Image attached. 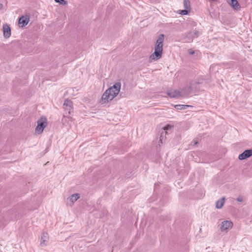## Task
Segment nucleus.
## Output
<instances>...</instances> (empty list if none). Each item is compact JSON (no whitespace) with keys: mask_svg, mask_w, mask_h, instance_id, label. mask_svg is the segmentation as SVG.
<instances>
[{"mask_svg":"<svg viewBox=\"0 0 252 252\" xmlns=\"http://www.w3.org/2000/svg\"><path fill=\"white\" fill-rule=\"evenodd\" d=\"M49 240L48 234L46 232H43L41 237L40 245L41 246H45L47 245Z\"/></svg>","mask_w":252,"mask_h":252,"instance_id":"9","label":"nucleus"},{"mask_svg":"<svg viewBox=\"0 0 252 252\" xmlns=\"http://www.w3.org/2000/svg\"><path fill=\"white\" fill-rule=\"evenodd\" d=\"M55 1L61 4H65L66 3V2L64 0H55Z\"/></svg>","mask_w":252,"mask_h":252,"instance_id":"19","label":"nucleus"},{"mask_svg":"<svg viewBox=\"0 0 252 252\" xmlns=\"http://www.w3.org/2000/svg\"><path fill=\"white\" fill-rule=\"evenodd\" d=\"M233 222L229 220H223L219 225L220 230L224 233H227L233 227Z\"/></svg>","mask_w":252,"mask_h":252,"instance_id":"5","label":"nucleus"},{"mask_svg":"<svg viewBox=\"0 0 252 252\" xmlns=\"http://www.w3.org/2000/svg\"><path fill=\"white\" fill-rule=\"evenodd\" d=\"M230 4L235 9L239 8V4L237 0H231Z\"/></svg>","mask_w":252,"mask_h":252,"instance_id":"14","label":"nucleus"},{"mask_svg":"<svg viewBox=\"0 0 252 252\" xmlns=\"http://www.w3.org/2000/svg\"><path fill=\"white\" fill-rule=\"evenodd\" d=\"M184 6L185 9L190 10V1L189 0H184Z\"/></svg>","mask_w":252,"mask_h":252,"instance_id":"15","label":"nucleus"},{"mask_svg":"<svg viewBox=\"0 0 252 252\" xmlns=\"http://www.w3.org/2000/svg\"><path fill=\"white\" fill-rule=\"evenodd\" d=\"M198 34V32L194 31V32H193V33H189V35L192 36V38H193V37H194L195 36H197Z\"/></svg>","mask_w":252,"mask_h":252,"instance_id":"18","label":"nucleus"},{"mask_svg":"<svg viewBox=\"0 0 252 252\" xmlns=\"http://www.w3.org/2000/svg\"><path fill=\"white\" fill-rule=\"evenodd\" d=\"M252 156V149L245 150L241 154L239 155L238 158L240 160H244Z\"/></svg>","mask_w":252,"mask_h":252,"instance_id":"7","label":"nucleus"},{"mask_svg":"<svg viewBox=\"0 0 252 252\" xmlns=\"http://www.w3.org/2000/svg\"><path fill=\"white\" fill-rule=\"evenodd\" d=\"M189 9H185V10H181L180 12V14L182 15H187L188 14L189 11Z\"/></svg>","mask_w":252,"mask_h":252,"instance_id":"16","label":"nucleus"},{"mask_svg":"<svg viewBox=\"0 0 252 252\" xmlns=\"http://www.w3.org/2000/svg\"><path fill=\"white\" fill-rule=\"evenodd\" d=\"M164 41L163 34H160L156 41L155 46V51L152 54L149 59V62L152 63L160 59L162 55L163 42Z\"/></svg>","mask_w":252,"mask_h":252,"instance_id":"2","label":"nucleus"},{"mask_svg":"<svg viewBox=\"0 0 252 252\" xmlns=\"http://www.w3.org/2000/svg\"><path fill=\"white\" fill-rule=\"evenodd\" d=\"M194 51H193V50H192V49H189V54H190V55H192V54H194Z\"/></svg>","mask_w":252,"mask_h":252,"instance_id":"23","label":"nucleus"},{"mask_svg":"<svg viewBox=\"0 0 252 252\" xmlns=\"http://www.w3.org/2000/svg\"><path fill=\"white\" fill-rule=\"evenodd\" d=\"M63 108L65 110L68 111L69 114H70L73 110L72 102L70 100L66 99L63 103Z\"/></svg>","mask_w":252,"mask_h":252,"instance_id":"8","label":"nucleus"},{"mask_svg":"<svg viewBox=\"0 0 252 252\" xmlns=\"http://www.w3.org/2000/svg\"><path fill=\"white\" fill-rule=\"evenodd\" d=\"M71 118L70 117H65L63 116V118L62 119V123L63 125L65 124L66 121L67 119L70 120Z\"/></svg>","mask_w":252,"mask_h":252,"instance_id":"17","label":"nucleus"},{"mask_svg":"<svg viewBox=\"0 0 252 252\" xmlns=\"http://www.w3.org/2000/svg\"><path fill=\"white\" fill-rule=\"evenodd\" d=\"M237 200L239 202H242L243 200V198L242 196H239L237 198Z\"/></svg>","mask_w":252,"mask_h":252,"instance_id":"21","label":"nucleus"},{"mask_svg":"<svg viewBox=\"0 0 252 252\" xmlns=\"http://www.w3.org/2000/svg\"><path fill=\"white\" fill-rule=\"evenodd\" d=\"M190 91H185L182 90L178 91L174 90H170L168 93L167 94L169 96L172 98H179L180 97H183L189 94Z\"/></svg>","mask_w":252,"mask_h":252,"instance_id":"4","label":"nucleus"},{"mask_svg":"<svg viewBox=\"0 0 252 252\" xmlns=\"http://www.w3.org/2000/svg\"><path fill=\"white\" fill-rule=\"evenodd\" d=\"M3 36L5 38H8L11 35V29L7 24H4L2 26Z\"/></svg>","mask_w":252,"mask_h":252,"instance_id":"10","label":"nucleus"},{"mask_svg":"<svg viewBox=\"0 0 252 252\" xmlns=\"http://www.w3.org/2000/svg\"><path fill=\"white\" fill-rule=\"evenodd\" d=\"M163 133L162 132L161 134V136H160V139L159 140V146H160V144H162V139L163 138Z\"/></svg>","mask_w":252,"mask_h":252,"instance_id":"20","label":"nucleus"},{"mask_svg":"<svg viewBox=\"0 0 252 252\" xmlns=\"http://www.w3.org/2000/svg\"><path fill=\"white\" fill-rule=\"evenodd\" d=\"M29 22V17L27 15L23 16L19 20V24L21 27L27 25Z\"/></svg>","mask_w":252,"mask_h":252,"instance_id":"11","label":"nucleus"},{"mask_svg":"<svg viewBox=\"0 0 252 252\" xmlns=\"http://www.w3.org/2000/svg\"><path fill=\"white\" fill-rule=\"evenodd\" d=\"M80 197V194L79 193H74L72 195L68 196L66 201V206L72 207L74 203Z\"/></svg>","mask_w":252,"mask_h":252,"instance_id":"6","label":"nucleus"},{"mask_svg":"<svg viewBox=\"0 0 252 252\" xmlns=\"http://www.w3.org/2000/svg\"><path fill=\"white\" fill-rule=\"evenodd\" d=\"M190 105H182V104H177L175 105L174 107L177 110H185L190 107Z\"/></svg>","mask_w":252,"mask_h":252,"instance_id":"13","label":"nucleus"},{"mask_svg":"<svg viewBox=\"0 0 252 252\" xmlns=\"http://www.w3.org/2000/svg\"><path fill=\"white\" fill-rule=\"evenodd\" d=\"M121 88V83L117 82L112 86L106 90L101 97V99L103 102L106 103L112 100L119 94L120 92Z\"/></svg>","mask_w":252,"mask_h":252,"instance_id":"1","label":"nucleus"},{"mask_svg":"<svg viewBox=\"0 0 252 252\" xmlns=\"http://www.w3.org/2000/svg\"><path fill=\"white\" fill-rule=\"evenodd\" d=\"M171 128V126H169V125H168V126H165V127H164V128H163V130H168L169 128Z\"/></svg>","mask_w":252,"mask_h":252,"instance_id":"22","label":"nucleus"},{"mask_svg":"<svg viewBox=\"0 0 252 252\" xmlns=\"http://www.w3.org/2000/svg\"><path fill=\"white\" fill-rule=\"evenodd\" d=\"M224 203V198H222L216 202V206L218 209H220L222 207Z\"/></svg>","mask_w":252,"mask_h":252,"instance_id":"12","label":"nucleus"},{"mask_svg":"<svg viewBox=\"0 0 252 252\" xmlns=\"http://www.w3.org/2000/svg\"><path fill=\"white\" fill-rule=\"evenodd\" d=\"M37 125L35 128L36 133L39 134L42 133L44 129L47 126V119L45 117H41L37 121Z\"/></svg>","mask_w":252,"mask_h":252,"instance_id":"3","label":"nucleus"}]
</instances>
